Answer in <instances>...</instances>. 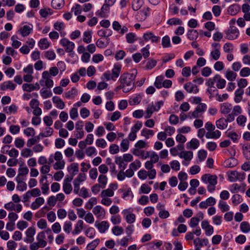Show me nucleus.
Masks as SVG:
<instances>
[{
  "instance_id": "4c0bfd02",
  "label": "nucleus",
  "mask_w": 250,
  "mask_h": 250,
  "mask_svg": "<svg viewBox=\"0 0 250 250\" xmlns=\"http://www.w3.org/2000/svg\"><path fill=\"white\" fill-rule=\"evenodd\" d=\"M236 77L237 74L235 72L230 70L226 71L225 77L229 81H233L236 79Z\"/></svg>"
},
{
  "instance_id": "37998d69",
  "label": "nucleus",
  "mask_w": 250,
  "mask_h": 250,
  "mask_svg": "<svg viewBox=\"0 0 250 250\" xmlns=\"http://www.w3.org/2000/svg\"><path fill=\"white\" fill-rule=\"evenodd\" d=\"M240 228L242 232L248 233L250 231V224L246 221L242 222L240 224Z\"/></svg>"
},
{
  "instance_id": "4d7b16f0",
  "label": "nucleus",
  "mask_w": 250,
  "mask_h": 250,
  "mask_svg": "<svg viewBox=\"0 0 250 250\" xmlns=\"http://www.w3.org/2000/svg\"><path fill=\"white\" fill-rule=\"evenodd\" d=\"M243 153L245 158L250 159V145H245L243 146Z\"/></svg>"
},
{
  "instance_id": "f8f14e48",
  "label": "nucleus",
  "mask_w": 250,
  "mask_h": 250,
  "mask_svg": "<svg viewBox=\"0 0 250 250\" xmlns=\"http://www.w3.org/2000/svg\"><path fill=\"white\" fill-rule=\"evenodd\" d=\"M149 8L148 7L144 8L139 11H138L136 14V19L139 21H145L149 14Z\"/></svg>"
},
{
  "instance_id": "c756f323",
  "label": "nucleus",
  "mask_w": 250,
  "mask_h": 250,
  "mask_svg": "<svg viewBox=\"0 0 250 250\" xmlns=\"http://www.w3.org/2000/svg\"><path fill=\"white\" fill-rule=\"evenodd\" d=\"M33 29V26L31 25H24L20 30V32L23 37L29 35Z\"/></svg>"
},
{
  "instance_id": "774afa93",
  "label": "nucleus",
  "mask_w": 250,
  "mask_h": 250,
  "mask_svg": "<svg viewBox=\"0 0 250 250\" xmlns=\"http://www.w3.org/2000/svg\"><path fill=\"white\" fill-rule=\"evenodd\" d=\"M246 121V117L243 115H239L236 119L237 124L242 126H244L245 125Z\"/></svg>"
},
{
  "instance_id": "603ef678",
  "label": "nucleus",
  "mask_w": 250,
  "mask_h": 250,
  "mask_svg": "<svg viewBox=\"0 0 250 250\" xmlns=\"http://www.w3.org/2000/svg\"><path fill=\"white\" fill-rule=\"evenodd\" d=\"M126 39L128 43H133L137 40V38L134 33L130 32L126 35Z\"/></svg>"
},
{
  "instance_id": "58836bf2",
  "label": "nucleus",
  "mask_w": 250,
  "mask_h": 250,
  "mask_svg": "<svg viewBox=\"0 0 250 250\" xmlns=\"http://www.w3.org/2000/svg\"><path fill=\"white\" fill-rule=\"evenodd\" d=\"M220 56L221 52L219 48L211 51L210 53L211 60L217 61L220 58Z\"/></svg>"
},
{
  "instance_id": "e433bc0d",
  "label": "nucleus",
  "mask_w": 250,
  "mask_h": 250,
  "mask_svg": "<svg viewBox=\"0 0 250 250\" xmlns=\"http://www.w3.org/2000/svg\"><path fill=\"white\" fill-rule=\"evenodd\" d=\"M244 94V90L242 89L238 88L235 91L234 102L236 103H239L242 99V95Z\"/></svg>"
},
{
  "instance_id": "338daca9",
  "label": "nucleus",
  "mask_w": 250,
  "mask_h": 250,
  "mask_svg": "<svg viewBox=\"0 0 250 250\" xmlns=\"http://www.w3.org/2000/svg\"><path fill=\"white\" fill-rule=\"evenodd\" d=\"M170 167L173 170L179 171L180 169V164L177 160H173L170 162Z\"/></svg>"
},
{
  "instance_id": "de8ad7c7",
  "label": "nucleus",
  "mask_w": 250,
  "mask_h": 250,
  "mask_svg": "<svg viewBox=\"0 0 250 250\" xmlns=\"http://www.w3.org/2000/svg\"><path fill=\"white\" fill-rule=\"evenodd\" d=\"M109 7L106 4H104L101 8V11L97 13V15L101 17H105L106 14L108 12Z\"/></svg>"
},
{
  "instance_id": "f257e3e1",
  "label": "nucleus",
  "mask_w": 250,
  "mask_h": 250,
  "mask_svg": "<svg viewBox=\"0 0 250 250\" xmlns=\"http://www.w3.org/2000/svg\"><path fill=\"white\" fill-rule=\"evenodd\" d=\"M136 74V71H134V73L123 74L121 76L119 81L120 83L126 87L125 93L129 92L133 88Z\"/></svg>"
},
{
  "instance_id": "a211bd4d",
  "label": "nucleus",
  "mask_w": 250,
  "mask_h": 250,
  "mask_svg": "<svg viewBox=\"0 0 250 250\" xmlns=\"http://www.w3.org/2000/svg\"><path fill=\"white\" fill-rule=\"evenodd\" d=\"M45 235L44 231H41L37 234L36 239L41 248H44L47 244V241L45 240Z\"/></svg>"
},
{
  "instance_id": "0e129e2a",
  "label": "nucleus",
  "mask_w": 250,
  "mask_h": 250,
  "mask_svg": "<svg viewBox=\"0 0 250 250\" xmlns=\"http://www.w3.org/2000/svg\"><path fill=\"white\" fill-rule=\"evenodd\" d=\"M151 190V188L148 185L144 184L141 186L140 188L139 193L148 194L150 192Z\"/></svg>"
},
{
  "instance_id": "72a5a7b5",
  "label": "nucleus",
  "mask_w": 250,
  "mask_h": 250,
  "mask_svg": "<svg viewBox=\"0 0 250 250\" xmlns=\"http://www.w3.org/2000/svg\"><path fill=\"white\" fill-rule=\"evenodd\" d=\"M187 37L190 41L195 40L198 37V32L196 30L190 29L188 31Z\"/></svg>"
},
{
  "instance_id": "f3484780",
  "label": "nucleus",
  "mask_w": 250,
  "mask_h": 250,
  "mask_svg": "<svg viewBox=\"0 0 250 250\" xmlns=\"http://www.w3.org/2000/svg\"><path fill=\"white\" fill-rule=\"evenodd\" d=\"M132 153L137 156L140 157L143 159H146L149 157V152L135 148L133 149Z\"/></svg>"
},
{
  "instance_id": "13d9d810",
  "label": "nucleus",
  "mask_w": 250,
  "mask_h": 250,
  "mask_svg": "<svg viewBox=\"0 0 250 250\" xmlns=\"http://www.w3.org/2000/svg\"><path fill=\"white\" fill-rule=\"evenodd\" d=\"M100 242L99 239H95L88 244L87 246V250H95V249L97 247Z\"/></svg>"
},
{
  "instance_id": "3c124183",
  "label": "nucleus",
  "mask_w": 250,
  "mask_h": 250,
  "mask_svg": "<svg viewBox=\"0 0 250 250\" xmlns=\"http://www.w3.org/2000/svg\"><path fill=\"white\" fill-rule=\"evenodd\" d=\"M240 10V7L237 4H233L230 6L228 9L229 13L231 15H236Z\"/></svg>"
},
{
  "instance_id": "dca6fc26",
  "label": "nucleus",
  "mask_w": 250,
  "mask_h": 250,
  "mask_svg": "<svg viewBox=\"0 0 250 250\" xmlns=\"http://www.w3.org/2000/svg\"><path fill=\"white\" fill-rule=\"evenodd\" d=\"M122 213L123 214L124 218L127 223L132 224L135 221V214L130 213L128 209H124Z\"/></svg>"
},
{
  "instance_id": "2eb2a0df",
  "label": "nucleus",
  "mask_w": 250,
  "mask_h": 250,
  "mask_svg": "<svg viewBox=\"0 0 250 250\" xmlns=\"http://www.w3.org/2000/svg\"><path fill=\"white\" fill-rule=\"evenodd\" d=\"M28 172L29 169L25 165H20L18 168V174L16 178L25 179Z\"/></svg>"
},
{
  "instance_id": "c85d7f7f",
  "label": "nucleus",
  "mask_w": 250,
  "mask_h": 250,
  "mask_svg": "<svg viewBox=\"0 0 250 250\" xmlns=\"http://www.w3.org/2000/svg\"><path fill=\"white\" fill-rule=\"evenodd\" d=\"M50 43L46 38L41 39L38 42V46L42 50H45L49 47Z\"/></svg>"
},
{
  "instance_id": "b1692460",
  "label": "nucleus",
  "mask_w": 250,
  "mask_h": 250,
  "mask_svg": "<svg viewBox=\"0 0 250 250\" xmlns=\"http://www.w3.org/2000/svg\"><path fill=\"white\" fill-rule=\"evenodd\" d=\"M184 88L188 93H197L199 92L197 86L193 84L191 82H188L184 85Z\"/></svg>"
},
{
  "instance_id": "f704fd0d",
  "label": "nucleus",
  "mask_w": 250,
  "mask_h": 250,
  "mask_svg": "<svg viewBox=\"0 0 250 250\" xmlns=\"http://www.w3.org/2000/svg\"><path fill=\"white\" fill-rule=\"evenodd\" d=\"M64 4V0H52L51 5L52 7L56 9L62 8Z\"/></svg>"
},
{
  "instance_id": "bb28decb",
  "label": "nucleus",
  "mask_w": 250,
  "mask_h": 250,
  "mask_svg": "<svg viewBox=\"0 0 250 250\" xmlns=\"http://www.w3.org/2000/svg\"><path fill=\"white\" fill-rule=\"evenodd\" d=\"M16 181L17 183V189L20 191H24L27 189V185L24 182V179L15 178Z\"/></svg>"
},
{
  "instance_id": "a19ab883",
  "label": "nucleus",
  "mask_w": 250,
  "mask_h": 250,
  "mask_svg": "<svg viewBox=\"0 0 250 250\" xmlns=\"http://www.w3.org/2000/svg\"><path fill=\"white\" fill-rule=\"evenodd\" d=\"M121 65L120 64H115L112 70V75L115 79L118 78L121 73Z\"/></svg>"
},
{
  "instance_id": "7c9ffc66",
  "label": "nucleus",
  "mask_w": 250,
  "mask_h": 250,
  "mask_svg": "<svg viewBox=\"0 0 250 250\" xmlns=\"http://www.w3.org/2000/svg\"><path fill=\"white\" fill-rule=\"evenodd\" d=\"M199 141L196 138H193L187 144V147L188 149H196L199 147Z\"/></svg>"
},
{
  "instance_id": "39448f33",
  "label": "nucleus",
  "mask_w": 250,
  "mask_h": 250,
  "mask_svg": "<svg viewBox=\"0 0 250 250\" xmlns=\"http://www.w3.org/2000/svg\"><path fill=\"white\" fill-rule=\"evenodd\" d=\"M207 108V104L201 103L198 104L193 112L188 113V118L190 119H197L202 117L203 113Z\"/></svg>"
},
{
  "instance_id": "8fccbe9b",
  "label": "nucleus",
  "mask_w": 250,
  "mask_h": 250,
  "mask_svg": "<svg viewBox=\"0 0 250 250\" xmlns=\"http://www.w3.org/2000/svg\"><path fill=\"white\" fill-rule=\"evenodd\" d=\"M236 165V160L234 158H229L224 162V165L226 167H233Z\"/></svg>"
},
{
  "instance_id": "2f4dec72",
  "label": "nucleus",
  "mask_w": 250,
  "mask_h": 250,
  "mask_svg": "<svg viewBox=\"0 0 250 250\" xmlns=\"http://www.w3.org/2000/svg\"><path fill=\"white\" fill-rule=\"evenodd\" d=\"M53 102L56 104V107L59 109H62L65 107L64 103L57 96H54L52 98Z\"/></svg>"
},
{
  "instance_id": "473e14b6",
  "label": "nucleus",
  "mask_w": 250,
  "mask_h": 250,
  "mask_svg": "<svg viewBox=\"0 0 250 250\" xmlns=\"http://www.w3.org/2000/svg\"><path fill=\"white\" fill-rule=\"evenodd\" d=\"M156 111L155 110V105L153 103H151L147 106L146 110V119L149 118L151 117L152 113Z\"/></svg>"
},
{
  "instance_id": "4468645a",
  "label": "nucleus",
  "mask_w": 250,
  "mask_h": 250,
  "mask_svg": "<svg viewBox=\"0 0 250 250\" xmlns=\"http://www.w3.org/2000/svg\"><path fill=\"white\" fill-rule=\"evenodd\" d=\"M239 34L238 30L236 27H233L226 32V38L229 40H233L238 37Z\"/></svg>"
},
{
  "instance_id": "c9c22d12",
  "label": "nucleus",
  "mask_w": 250,
  "mask_h": 250,
  "mask_svg": "<svg viewBox=\"0 0 250 250\" xmlns=\"http://www.w3.org/2000/svg\"><path fill=\"white\" fill-rule=\"evenodd\" d=\"M68 170L71 172L72 177L75 176L79 171V165L77 163H73L68 167Z\"/></svg>"
},
{
  "instance_id": "6e6552de",
  "label": "nucleus",
  "mask_w": 250,
  "mask_h": 250,
  "mask_svg": "<svg viewBox=\"0 0 250 250\" xmlns=\"http://www.w3.org/2000/svg\"><path fill=\"white\" fill-rule=\"evenodd\" d=\"M156 171H146L144 169L140 170L138 172V176L141 180H145L148 176L150 179H153L156 177Z\"/></svg>"
},
{
  "instance_id": "bf43d9fd",
  "label": "nucleus",
  "mask_w": 250,
  "mask_h": 250,
  "mask_svg": "<svg viewBox=\"0 0 250 250\" xmlns=\"http://www.w3.org/2000/svg\"><path fill=\"white\" fill-rule=\"evenodd\" d=\"M232 202L234 206H237L242 202V198L239 194H234L232 196Z\"/></svg>"
},
{
  "instance_id": "e2e57ef3",
  "label": "nucleus",
  "mask_w": 250,
  "mask_h": 250,
  "mask_svg": "<svg viewBox=\"0 0 250 250\" xmlns=\"http://www.w3.org/2000/svg\"><path fill=\"white\" fill-rule=\"evenodd\" d=\"M162 44L164 48L171 46L170 38L168 36H165L162 38Z\"/></svg>"
},
{
  "instance_id": "c03bdc74",
  "label": "nucleus",
  "mask_w": 250,
  "mask_h": 250,
  "mask_svg": "<svg viewBox=\"0 0 250 250\" xmlns=\"http://www.w3.org/2000/svg\"><path fill=\"white\" fill-rule=\"evenodd\" d=\"M98 181L100 185L103 187V188H104L107 183V177L104 174H100L98 177Z\"/></svg>"
},
{
  "instance_id": "49530a36",
  "label": "nucleus",
  "mask_w": 250,
  "mask_h": 250,
  "mask_svg": "<svg viewBox=\"0 0 250 250\" xmlns=\"http://www.w3.org/2000/svg\"><path fill=\"white\" fill-rule=\"evenodd\" d=\"M154 132L153 130H150L144 128L141 131V135L145 137L146 139H148L149 137L153 136Z\"/></svg>"
},
{
  "instance_id": "09e8293b",
  "label": "nucleus",
  "mask_w": 250,
  "mask_h": 250,
  "mask_svg": "<svg viewBox=\"0 0 250 250\" xmlns=\"http://www.w3.org/2000/svg\"><path fill=\"white\" fill-rule=\"evenodd\" d=\"M97 203V200L96 197H92L90 198L88 201L86 203L85 208L88 209L92 208L94 205H96Z\"/></svg>"
},
{
  "instance_id": "052dcab7",
  "label": "nucleus",
  "mask_w": 250,
  "mask_h": 250,
  "mask_svg": "<svg viewBox=\"0 0 250 250\" xmlns=\"http://www.w3.org/2000/svg\"><path fill=\"white\" fill-rule=\"evenodd\" d=\"M32 150L28 148H24L21 151V156L23 158H27L32 156Z\"/></svg>"
},
{
  "instance_id": "ea45409f",
  "label": "nucleus",
  "mask_w": 250,
  "mask_h": 250,
  "mask_svg": "<svg viewBox=\"0 0 250 250\" xmlns=\"http://www.w3.org/2000/svg\"><path fill=\"white\" fill-rule=\"evenodd\" d=\"M114 195V192L112 189L107 188L102 191L100 194L101 197L109 198L113 197Z\"/></svg>"
},
{
  "instance_id": "20e7f679",
  "label": "nucleus",
  "mask_w": 250,
  "mask_h": 250,
  "mask_svg": "<svg viewBox=\"0 0 250 250\" xmlns=\"http://www.w3.org/2000/svg\"><path fill=\"white\" fill-rule=\"evenodd\" d=\"M205 128L208 131L206 134L207 138L217 139L220 137L221 132L218 130H215V126L211 122H208L206 123Z\"/></svg>"
},
{
  "instance_id": "f03ea898",
  "label": "nucleus",
  "mask_w": 250,
  "mask_h": 250,
  "mask_svg": "<svg viewBox=\"0 0 250 250\" xmlns=\"http://www.w3.org/2000/svg\"><path fill=\"white\" fill-rule=\"evenodd\" d=\"M215 83L218 88L223 89L226 86V81L222 78L220 75L216 74L213 78L208 79L206 84L210 87L215 88L214 86Z\"/></svg>"
},
{
  "instance_id": "79ce46f5",
  "label": "nucleus",
  "mask_w": 250,
  "mask_h": 250,
  "mask_svg": "<svg viewBox=\"0 0 250 250\" xmlns=\"http://www.w3.org/2000/svg\"><path fill=\"white\" fill-rule=\"evenodd\" d=\"M78 95V90L73 87L70 90L65 93V96L67 99H73Z\"/></svg>"
},
{
  "instance_id": "7ed1b4c3",
  "label": "nucleus",
  "mask_w": 250,
  "mask_h": 250,
  "mask_svg": "<svg viewBox=\"0 0 250 250\" xmlns=\"http://www.w3.org/2000/svg\"><path fill=\"white\" fill-rule=\"evenodd\" d=\"M202 181L205 184L208 183V190L212 192L215 189V186L217 183V177L216 175L206 174L202 176Z\"/></svg>"
},
{
  "instance_id": "0eeeda50",
  "label": "nucleus",
  "mask_w": 250,
  "mask_h": 250,
  "mask_svg": "<svg viewBox=\"0 0 250 250\" xmlns=\"http://www.w3.org/2000/svg\"><path fill=\"white\" fill-rule=\"evenodd\" d=\"M193 157V153L191 151H182L179 152V157L183 159L182 164L187 166Z\"/></svg>"
},
{
  "instance_id": "6e6d98bb",
  "label": "nucleus",
  "mask_w": 250,
  "mask_h": 250,
  "mask_svg": "<svg viewBox=\"0 0 250 250\" xmlns=\"http://www.w3.org/2000/svg\"><path fill=\"white\" fill-rule=\"evenodd\" d=\"M112 232L115 235L119 236L123 233L124 229L121 227L115 226L112 229Z\"/></svg>"
},
{
  "instance_id": "aec40b11",
  "label": "nucleus",
  "mask_w": 250,
  "mask_h": 250,
  "mask_svg": "<svg viewBox=\"0 0 250 250\" xmlns=\"http://www.w3.org/2000/svg\"><path fill=\"white\" fill-rule=\"evenodd\" d=\"M16 85L12 81H7L4 82L0 85V89L3 91L7 90H14L16 88Z\"/></svg>"
},
{
  "instance_id": "680f3d73",
  "label": "nucleus",
  "mask_w": 250,
  "mask_h": 250,
  "mask_svg": "<svg viewBox=\"0 0 250 250\" xmlns=\"http://www.w3.org/2000/svg\"><path fill=\"white\" fill-rule=\"evenodd\" d=\"M62 189L65 194H70L73 189L71 183H63Z\"/></svg>"
},
{
  "instance_id": "9d476101",
  "label": "nucleus",
  "mask_w": 250,
  "mask_h": 250,
  "mask_svg": "<svg viewBox=\"0 0 250 250\" xmlns=\"http://www.w3.org/2000/svg\"><path fill=\"white\" fill-rule=\"evenodd\" d=\"M92 212L96 217L99 219H103L105 216L106 212L105 209L100 205L95 206L93 208Z\"/></svg>"
},
{
  "instance_id": "393cba45",
  "label": "nucleus",
  "mask_w": 250,
  "mask_h": 250,
  "mask_svg": "<svg viewBox=\"0 0 250 250\" xmlns=\"http://www.w3.org/2000/svg\"><path fill=\"white\" fill-rule=\"evenodd\" d=\"M215 125L218 129L224 130L227 128L228 123L226 118H221L216 121Z\"/></svg>"
},
{
  "instance_id": "5fc2aeb1",
  "label": "nucleus",
  "mask_w": 250,
  "mask_h": 250,
  "mask_svg": "<svg viewBox=\"0 0 250 250\" xmlns=\"http://www.w3.org/2000/svg\"><path fill=\"white\" fill-rule=\"evenodd\" d=\"M92 33V32L91 31H87L84 32L83 41L84 42L88 43L91 42Z\"/></svg>"
},
{
  "instance_id": "a878e982",
  "label": "nucleus",
  "mask_w": 250,
  "mask_h": 250,
  "mask_svg": "<svg viewBox=\"0 0 250 250\" xmlns=\"http://www.w3.org/2000/svg\"><path fill=\"white\" fill-rule=\"evenodd\" d=\"M44 199L43 197H37L34 202L31 205V208L33 210H36L39 208L44 203Z\"/></svg>"
},
{
  "instance_id": "412c9836",
  "label": "nucleus",
  "mask_w": 250,
  "mask_h": 250,
  "mask_svg": "<svg viewBox=\"0 0 250 250\" xmlns=\"http://www.w3.org/2000/svg\"><path fill=\"white\" fill-rule=\"evenodd\" d=\"M95 226L98 228L99 231L101 233H104L109 227L108 223L105 221H103L100 223L96 222Z\"/></svg>"
},
{
  "instance_id": "69168bd1",
  "label": "nucleus",
  "mask_w": 250,
  "mask_h": 250,
  "mask_svg": "<svg viewBox=\"0 0 250 250\" xmlns=\"http://www.w3.org/2000/svg\"><path fill=\"white\" fill-rule=\"evenodd\" d=\"M218 207L222 212L227 211L229 209V206L225 202L222 200L219 201Z\"/></svg>"
},
{
  "instance_id": "9b49d317",
  "label": "nucleus",
  "mask_w": 250,
  "mask_h": 250,
  "mask_svg": "<svg viewBox=\"0 0 250 250\" xmlns=\"http://www.w3.org/2000/svg\"><path fill=\"white\" fill-rule=\"evenodd\" d=\"M60 43L64 47L65 51L67 52H72L75 47L74 43L66 38L62 39L60 41Z\"/></svg>"
},
{
  "instance_id": "6ab92c4d",
  "label": "nucleus",
  "mask_w": 250,
  "mask_h": 250,
  "mask_svg": "<svg viewBox=\"0 0 250 250\" xmlns=\"http://www.w3.org/2000/svg\"><path fill=\"white\" fill-rule=\"evenodd\" d=\"M143 38L145 41H148L150 40L152 43H157L160 39L159 37L154 35L151 32H147L145 33L143 35Z\"/></svg>"
},
{
  "instance_id": "864d4df0",
  "label": "nucleus",
  "mask_w": 250,
  "mask_h": 250,
  "mask_svg": "<svg viewBox=\"0 0 250 250\" xmlns=\"http://www.w3.org/2000/svg\"><path fill=\"white\" fill-rule=\"evenodd\" d=\"M164 79V77L162 75L158 76L156 78L154 84L157 88L159 89L162 87Z\"/></svg>"
},
{
  "instance_id": "1a4fd4ad",
  "label": "nucleus",
  "mask_w": 250,
  "mask_h": 250,
  "mask_svg": "<svg viewBox=\"0 0 250 250\" xmlns=\"http://www.w3.org/2000/svg\"><path fill=\"white\" fill-rule=\"evenodd\" d=\"M36 229L34 227H30L25 231L26 237L24 238V242L26 243H32L34 241V235Z\"/></svg>"
},
{
  "instance_id": "a18cd8bd",
  "label": "nucleus",
  "mask_w": 250,
  "mask_h": 250,
  "mask_svg": "<svg viewBox=\"0 0 250 250\" xmlns=\"http://www.w3.org/2000/svg\"><path fill=\"white\" fill-rule=\"evenodd\" d=\"M106 42L102 39H98L96 42V45L100 48H103L107 46L109 42V39L108 38H105Z\"/></svg>"
},
{
  "instance_id": "cd10ccee",
  "label": "nucleus",
  "mask_w": 250,
  "mask_h": 250,
  "mask_svg": "<svg viewBox=\"0 0 250 250\" xmlns=\"http://www.w3.org/2000/svg\"><path fill=\"white\" fill-rule=\"evenodd\" d=\"M83 221L82 220H79L75 225V228L72 231V234L75 235L80 233L83 229Z\"/></svg>"
},
{
  "instance_id": "4be33fe9",
  "label": "nucleus",
  "mask_w": 250,
  "mask_h": 250,
  "mask_svg": "<svg viewBox=\"0 0 250 250\" xmlns=\"http://www.w3.org/2000/svg\"><path fill=\"white\" fill-rule=\"evenodd\" d=\"M42 78L45 80V85L48 88L53 86L54 83L50 78V74L47 71H45L42 73Z\"/></svg>"
},
{
  "instance_id": "5701e85b",
  "label": "nucleus",
  "mask_w": 250,
  "mask_h": 250,
  "mask_svg": "<svg viewBox=\"0 0 250 250\" xmlns=\"http://www.w3.org/2000/svg\"><path fill=\"white\" fill-rule=\"evenodd\" d=\"M232 110V104L229 103H224L220 105V112L223 114H229Z\"/></svg>"
},
{
  "instance_id": "423d86ee",
  "label": "nucleus",
  "mask_w": 250,
  "mask_h": 250,
  "mask_svg": "<svg viewBox=\"0 0 250 250\" xmlns=\"http://www.w3.org/2000/svg\"><path fill=\"white\" fill-rule=\"evenodd\" d=\"M228 175L229 180L231 182L236 181H242L246 176V174L244 172H239L235 170L228 172Z\"/></svg>"
},
{
  "instance_id": "ddd939ff",
  "label": "nucleus",
  "mask_w": 250,
  "mask_h": 250,
  "mask_svg": "<svg viewBox=\"0 0 250 250\" xmlns=\"http://www.w3.org/2000/svg\"><path fill=\"white\" fill-rule=\"evenodd\" d=\"M201 227L205 230V233L207 236H210L213 233V227L209 225L208 220H203L201 223Z\"/></svg>"
}]
</instances>
